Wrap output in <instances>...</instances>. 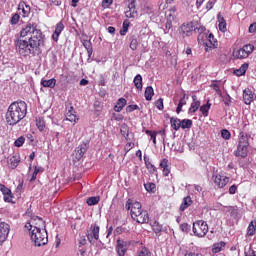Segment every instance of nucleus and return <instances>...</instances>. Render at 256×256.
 I'll use <instances>...</instances> for the list:
<instances>
[{"label":"nucleus","mask_w":256,"mask_h":256,"mask_svg":"<svg viewBox=\"0 0 256 256\" xmlns=\"http://www.w3.org/2000/svg\"><path fill=\"white\" fill-rule=\"evenodd\" d=\"M7 163L10 169H17V167H19V163H21V156L19 154L10 155Z\"/></svg>","instance_id":"nucleus-16"},{"label":"nucleus","mask_w":256,"mask_h":256,"mask_svg":"<svg viewBox=\"0 0 256 256\" xmlns=\"http://www.w3.org/2000/svg\"><path fill=\"white\" fill-rule=\"evenodd\" d=\"M133 83L138 91H143V77L138 74L134 77Z\"/></svg>","instance_id":"nucleus-27"},{"label":"nucleus","mask_w":256,"mask_h":256,"mask_svg":"<svg viewBox=\"0 0 256 256\" xmlns=\"http://www.w3.org/2000/svg\"><path fill=\"white\" fill-rule=\"evenodd\" d=\"M66 119L71 123H77V116L73 114V107H71L70 110L66 113Z\"/></svg>","instance_id":"nucleus-39"},{"label":"nucleus","mask_w":256,"mask_h":256,"mask_svg":"<svg viewBox=\"0 0 256 256\" xmlns=\"http://www.w3.org/2000/svg\"><path fill=\"white\" fill-rule=\"evenodd\" d=\"M192 204H193V200L191 199V196L185 197L180 206V211H185V209H187L188 207H191Z\"/></svg>","instance_id":"nucleus-30"},{"label":"nucleus","mask_w":256,"mask_h":256,"mask_svg":"<svg viewBox=\"0 0 256 256\" xmlns=\"http://www.w3.org/2000/svg\"><path fill=\"white\" fill-rule=\"evenodd\" d=\"M216 3H217V0H209L206 4L207 11H211V9H213Z\"/></svg>","instance_id":"nucleus-54"},{"label":"nucleus","mask_w":256,"mask_h":256,"mask_svg":"<svg viewBox=\"0 0 256 256\" xmlns=\"http://www.w3.org/2000/svg\"><path fill=\"white\" fill-rule=\"evenodd\" d=\"M144 163L146 165V169L149 171V173H157V167L151 163V160L147 155H144Z\"/></svg>","instance_id":"nucleus-24"},{"label":"nucleus","mask_w":256,"mask_h":256,"mask_svg":"<svg viewBox=\"0 0 256 256\" xmlns=\"http://www.w3.org/2000/svg\"><path fill=\"white\" fill-rule=\"evenodd\" d=\"M113 5V0H102L103 9H109Z\"/></svg>","instance_id":"nucleus-53"},{"label":"nucleus","mask_w":256,"mask_h":256,"mask_svg":"<svg viewBox=\"0 0 256 256\" xmlns=\"http://www.w3.org/2000/svg\"><path fill=\"white\" fill-rule=\"evenodd\" d=\"M20 19H21V16L19 15V13H14L10 19L11 25H17Z\"/></svg>","instance_id":"nucleus-46"},{"label":"nucleus","mask_w":256,"mask_h":256,"mask_svg":"<svg viewBox=\"0 0 256 256\" xmlns=\"http://www.w3.org/2000/svg\"><path fill=\"white\" fill-rule=\"evenodd\" d=\"M137 47H139V41H137V38H132L130 42V49L132 51H137Z\"/></svg>","instance_id":"nucleus-47"},{"label":"nucleus","mask_w":256,"mask_h":256,"mask_svg":"<svg viewBox=\"0 0 256 256\" xmlns=\"http://www.w3.org/2000/svg\"><path fill=\"white\" fill-rule=\"evenodd\" d=\"M42 87H49L50 89H53L55 85H57V80L55 78L49 79V80H41Z\"/></svg>","instance_id":"nucleus-32"},{"label":"nucleus","mask_w":256,"mask_h":256,"mask_svg":"<svg viewBox=\"0 0 256 256\" xmlns=\"http://www.w3.org/2000/svg\"><path fill=\"white\" fill-rule=\"evenodd\" d=\"M125 105H127V100L125 98H119L116 105L114 106V111H116V113H121Z\"/></svg>","instance_id":"nucleus-26"},{"label":"nucleus","mask_w":256,"mask_h":256,"mask_svg":"<svg viewBox=\"0 0 256 256\" xmlns=\"http://www.w3.org/2000/svg\"><path fill=\"white\" fill-rule=\"evenodd\" d=\"M26 139H27L29 145H37V142L35 141V137L33 136V134L28 133L26 135Z\"/></svg>","instance_id":"nucleus-51"},{"label":"nucleus","mask_w":256,"mask_h":256,"mask_svg":"<svg viewBox=\"0 0 256 256\" xmlns=\"http://www.w3.org/2000/svg\"><path fill=\"white\" fill-rule=\"evenodd\" d=\"M212 87L216 92V95H219V97L223 95V93L221 92V88L219 87V84H213Z\"/></svg>","instance_id":"nucleus-57"},{"label":"nucleus","mask_w":256,"mask_h":256,"mask_svg":"<svg viewBox=\"0 0 256 256\" xmlns=\"http://www.w3.org/2000/svg\"><path fill=\"white\" fill-rule=\"evenodd\" d=\"M221 137H222V139H225L227 141V140L231 139V132H229V130H227V129H223L221 131Z\"/></svg>","instance_id":"nucleus-49"},{"label":"nucleus","mask_w":256,"mask_h":256,"mask_svg":"<svg viewBox=\"0 0 256 256\" xmlns=\"http://www.w3.org/2000/svg\"><path fill=\"white\" fill-rule=\"evenodd\" d=\"M160 167L163 172L164 177H169V173H171V168L169 167V160L164 158L160 162Z\"/></svg>","instance_id":"nucleus-23"},{"label":"nucleus","mask_w":256,"mask_h":256,"mask_svg":"<svg viewBox=\"0 0 256 256\" xmlns=\"http://www.w3.org/2000/svg\"><path fill=\"white\" fill-rule=\"evenodd\" d=\"M125 208L129 211L130 215L136 223H149V212L147 210H143V206L140 204V202H133L131 199H129L125 205Z\"/></svg>","instance_id":"nucleus-3"},{"label":"nucleus","mask_w":256,"mask_h":256,"mask_svg":"<svg viewBox=\"0 0 256 256\" xmlns=\"http://www.w3.org/2000/svg\"><path fill=\"white\" fill-rule=\"evenodd\" d=\"M133 147H135V144L128 142L125 146V151L129 152V151H131V149H133Z\"/></svg>","instance_id":"nucleus-61"},{"label":"nucleus","mask_w":256,"mask_h":256,"mask_svg":"<svg viewBox=\"0 0 256 256\" xmlns=\"http://www.w3.org/2000/svg\"><path fill=\"white\" fill-rule=\"evenodd\" d=\"M191 127H193V120L183 119L181 121V129H191Z\"/></svg>","instance_id":"nucleus-40"},{"label":"nucleus","mask_w":256,"mask_h":256,"mask_svg":"<svg viewBox=\"0 0 256 256\" xmlns=\"http://www.w3.org/2000/svg\"><path fill=\"white\" fill-rule=\"evenodd\" d=\"M27 117V103L17 101L10 104L6 112V122L12 127Z\"/></svg>","instance_id":"nucleus-2"},{"label":"nucleus","mask_w":256,"mask_h":256,"mask_svg":"<svg viewBox=\"0 0 256 256\" xmlns=\"http://www.w3.org/2000/svg\"><path fill=\"white\" fill-rule=\"evenodd\" d=\"M87 149H89V142H83L75 149L77 161H80L85 153H87Z\"/></svg>","instance_id":"nucleus-13"},{"label":"nucleus","mask_w":256,"mask_h":256,"mask_svg":"<svg viewBox=\"0 0 256 256\" xmlns=\"http://www.w3.org/2000/svg\"><path fill=\"white\" fill-rule=\"evenodd\" d=\"M79 244H80V247L83 245H87V238H85V236H81L79 239Z\"/></svg>","instance_id":"nucleus-62"},{"label":"nucleus","mask_w":256,"mask_h":256,"mask_svg":"<svg viewBox=\"0 0 256 256\" xmlns=\"http://www.w3.org/2000/svg\"><path fill=\"white\" fill-rule=\"evenodd\" d=\"M43 171H45V169L43 167L35 166L32 177L30 178V182L33 183V181H35L37 179V175H39V173H43Z\"/></svg>","instance_id":"nucleus-38"},{"label":"nucleus","mask_w":256,"mask_h":256,"mask_svg":"<svg viewBox=\"0 0 256 256\" xmlns=\"http://www.w3.org/2000/svg\"><path fill=\"white\" fill-rule=\"evenodd\" d=\"M170 123L174 131H179L181 129V119L171 118Z\"/></svg>","instance_id":"nucleus-37"},{"label":"nucleus","mask_w":256,"mask_h":256,"mask_svg":"<svg viewBox=\"0 0 256 256\" xmlns=\"http://www.w3.org/2000/svg\"><path fill=\"white\" fill-rule=\"evenodd\" d=\"M112 120L113 121H123V116L121 114H113Z\"/></svg>","instance_id":"nucleus-59"},{"label":"nucleus","mask_w":256,"mask_h":256,"mask_svg":"<svg viewBox=\"0 0 256 256\" xmlns=\"http://www.w3.org/2000/svg\"><path fill=\"white\" fill-rule=\"evenodd\" d=\"M212 179L216 187H218L219 189H223V187H226L230 181V178L225 176L223 173L213 174Z\"/></svg>","instance_id":"nucleus-10"},{"label":"nucleus","mask_w":256,"mask_h":256,"mask_svg":"<svg viewBox=\"0 0 256 256\" xmlns=\"http://www.w3.org/2000/svg\"><path fill=\"white\" fill-rule=\"evenodd\" d=\"M127 31H129V25L123 23V30L120 31V35H127Z\"/></svg>","instance_id":"nucleus-58"},{"label":"nucleus","mask_w":256,"mask_h":256,"mask_svg":"<svg viewBox=\"0 0 256 256\" xmlns=\"http://www.w3.org/2000/svg\"><path fill=\"white\" fill-rule=\"evenodd\" d=\"M82 45L86 49L88 57L91 58V55H93V44L91 40H83Z\"/></svg>","instance_id":"nucleus-28"},{"label":"nucleus","mask_w":256,"mask_h":256,"mask_svg":"<svg viewBox=\"0 0 256 256\" xmlns=\"http://www.w3.org/2000/svg\"><path fill=\"white\" fill-rule=\"evenodd\" d=\"M36 127L40 132L45 131L47 124L45 122V118L42 116L36 117Z\"/></svg>","instance_id":"nucleus-25"},{"label":"nucleus","mask_w":256,"mask_h":256,"mask_svg":"<svg viewBox=\"0 0 256 256\" xmlns=\"http://www.w3.org/2000/svg\"><path fill=\"white\" fill-rule=\"evenodd\" d=\"M211 109V103L208 101L206 104L200 106V112L203 117H209V110Z\"/></svg>","instance_id":"nucleus-35"},{"label":"nucleus","mask_w":256,"mask_h":256,"mask_svg":"<svg viewBox=\"0 0 256 256\" xmlns=\"http://www.w3.org/2000/svg\"><path fill=\"white\" fill-rule=\"evenodd\" d=\"M243 101L245 105H251L255 101V93L249 88L244 89Z\"/></svg>","instance_id":"nucleus-14"},{"label":"nucleus","mask_w":256,"mask_h":256,"mask_svg":"<svg viewBox=\"0 0 256 256\" xmlns=\"http://www.w3.org/2000/svg\"><path fill=\"white\" fill-rule=\"evenodd\" d=\"M137 110H139V105L137 104H131L126 107L127 113H133V111H137Z\"/></svg>","instance_id":"nucleus-50"},{"label":"nucleus","mask_w":256,"mask_h":256,"mask_svg":"<svg viewBox=\"0 0 256 256\" xmlns=\"http://www.w3.org/2000/svg\"><path fill=\"white\" fill-rule=\"evenodd\" d=\"M219 46V42H217V39H215V36L213 34L208 35V43H206V51H209V49H217Z\"/></svg>","instance_id":"nucleus-22"},{"label":"nucleus","mask_w":256,"mask_h":256,"mask_svg":"<svg viewBox=\"0 0 256 256\" xmlns=\"http://www.w3.org/2000/svg\"><path fill=\"white\" fill-rule=\"evenodd\" d=\"M64 29H65V24H63L62 21H60L56 24L55 31L52 34L53 41H56V42L59 41V35H61V33H63Z\"/></svg>","instance_id":"nucleus-20"},{"label":"nucleus","mask_w":256,"mask_h":256,"mask_svg":"<svg viewBox=\"0 0 256 256\" xmlns=\"http://www.w3.org/2000/svg\"><path fill=\"white\" fill-rule=\"evenodd\" d=\"M248 31H249V33H255V31H256V22H255V23H252V24L249 26Z\"/></svg>","instance_id":"nucleus-63"},{"label":"nucleus","mask_w":256,"mask_h":256,"mask_svg":"<svg viewBox=\"0 0 256 256\" xmlns=\"http://www.w3.org/2000/svg\"><path fill=\"white\" fill-rule=\"evenodd\" d=\"M18 11L22 17H29L31 15V6L25 3V1H21L18 4Z\"/></svg>","instance_id":"nucleus-17"},{"label":"nucleus","mask_w":256,"mask_h":256,"mask_svg":"<svg viewBox=\"0 0 256 256\" xmlns=\"http://www.w3.org/2000/svg\"><path fill=\"white\" fill-rule=\"evenodd\" d=\"M184 256H203V254L189 252V253H186Z\"/></svg>","instance_id":"nucleus-64"},{"label":"nucleus","mask_w":256,"mask_h":256,"mask_svg":"<svg viewBox=\"0 0 256 256\" xmlns=\"http://www.w3.org/2000/svg\"><path fill=\"white\" fill-rule=\"evenodd\" d=\"M173 13H175V8L171 9L168 13H166L167 21H173V19H175Z\"/></svg>","instance_id":"nucleus-56"},{"label":"nucleus","mask_w":256,"mask_h":256,"mask_svg":"<svg viewBox=\"0 0 256 256\" xmlns=\"http://www.w3.org/2000/svg\"><path fill=\"white\" fill-rule=\"evenodd\" d=\"M10 231L11 226L9 225V223L0 222V246L7 241Z\"/></svg>","instance_id":"nucleus-12"},{"label":"nucleus","mask_w":256,"mask_h":256,"mask_svg":"<svg viewBox=\"0 0 256 256\" xmlns=\"http://www.w3.org/2000/svg\"><path fill=\"white\" fill-rule=\"evenodd\" d=\"M24 144H25V137H23V136H20L14 142L15 147H23Z\"/></svg>","instance_id":"nucleus-48"},{"label":"nucleus","mask_w":256,"mask_h":256,"mask_svg":"<svg viewBox=\"0 0 256 256\" xmlns=\"http://www.w3.org/2000/svg\"><path fill=\"white\" fill-rule=\"evenodd\" d=\"M0 191L4 195L5 203H11L13 201V193L7 186L0 184Z\"/></svg>","instance_id":"nucleus-18"},{"label":"nucleus","mask_w":256,"mask_h":256,"mask_svg":"<svg viewBox=\"0 0 256 256\" xmlns=\"http://www.w3.org/2000/svg\"><path fill=\"white\" fill-rule=\"evenodd\" d=\"M180 229L183 231V233H189V231H191V225L183 223L180 225Z\"/></svg>","instance_id":"nucleus-52"},{"label":"nucleus","mask_w":256,"mask_h":256,"mask_svg":"<svg viewBox=\"0 0 256 256\" xmlns=\"http://www.w3.org/2000/svg\"><path fill=\"white\" fill-rule=\"evenodd\" d=\"M43 45H45V35L35 23H28L20 31V38L15 41L16 51L22 57L35 55V52L39 51V47Z\"/></svg>","instance_id":"nucleus-1"},{"label":"nucleus","mask_w":256,"mask_h":256,"mask_svg":"<svg viewBox=\"0 0 256 256\" xmlns=\"http://www.w3.org/2000/svg\"><path fill=\"white\" fill-rule=\"evenodd\" d=\"M144 188L148 193H155V189H157V186L153 182H148L144 184Z\"/></svg>","instance_id":"nucleus-42"},{"label":"nucleus","mask_w":256,"mask_h":256,"mask_svg":"<svg viewBox=\"0 0 256 256\" xmlns=\"http://www.w3.org/2000/svg\"><path fill=\"white\" fill-rule=\"evenodd\" d=\"M130 245H135L133 240L118 239L116 241V252L118 256H125V253L129 250Z\"/></svg>","instance_id":"nucleus-8"},{"label":"nucleus","mask_w":256,"mask_h":256,"mask_svg":"<svg viewBox=\"0 0 256 256\" xmlns=\"http://www.w3.org/2000/svg\"><path fill=\"white\" fill-rule=\"evenodd\" d=\"M24 227L29 232L35 231V227L36 229H43V227H45V221L39 218V216H34L25 224Z\"/></svg>","instance_id":"nucleus-9"},{"label":"nucleus","mask_w":256,"mask_h":256,"mask_svg":"<svg viewBox=\"0 0 256 256\" xmlns=\"http://www.w3.org/2000/svg\"><path fill=\"white\" fill-rule=\"evenodd\" d=\"M31 241L34 242L35 247H43L49 243V235L46 229H39L35 227V230L29 232Z\"/></svg>","instance_id":"nucleus-4"},{"label":"nucleus","mask_w":256,"mask_h":256,"mask_svg":"<svg viewBox=\"0 0 256 256\" xmlns=\"http://www.w3.org/2000/svg\"><path fill=\"white\" fill-rule=\"evenodd\" d=\"M125 16L128 19H135L137 17V8L135 4H128L127 10L125 11Z\"/></svg>","instance_id":"nucleus-21"},{"label":"nucleus","mask_w":256,"mask_h":256,"mask_svg":"<svg viewBox=\"0 0 256 256\" xmlns=\"http://www.w3.org/2000/svg\"><path fill=\"white\" fill-rule=\"evenodd\" d=\"M201 107V101L197 99V95L192 96V103L190 105V108L188 109L189 115H193L194 113H197Z\"/></svg>","instance_id":"nucleus-19"},{"label":"nucleus","mask_w":256,"mask_h":256,"mask_svg":"<svg viewBox=\"0 0 256 256\" xmlns=\"http://www.w3.org/2000/svg\"><path fill=\"white\" fill-rule=\"evenodd\" d=\"M152 229L154 233H161L163 231V225H161L158 221H154L152 224Z\"/></svg>","instance_id":"nucleus-44"},{"label":"nucleus","mask_w":256,"mask_h":256,"mask_svg":"<svg viewBox=\"0 0 256 256\" xmlns=\"http://www.w3.org/2000/svg\"><path fill=\"white\" fill-rule=\"evenodd\" d=\"M153 95H155V90H153L152 86H147L144 92L146 101H151V99H153Z\"/></svg>","instance_id":"nucleus-33"},{"label":"nucleus","mask_w":256,"mask_h":256,"mask_svg":"<svg viewBox=\"0 0 256 256\" xmlns=\"http://www.w3.org/2000/svg\"><path fill=\"white\" fill-rule=\"evenodd\" d=\"M91 229H92L91 233L87 234V239H88L89 243H91V245H93V243H95V242H93V239H95V241H99L100 228H99V225L94 224L93 226H91Z\"/></svg>","instance_id":"nucleus-15"},{"label":"nucleus","mask_w":256,"mask_h":256,"mask_svg":"<svg viewBox=\"0 0 256 256\" xmlns=\"http://www.w3.org/2000/svg\"><path fill=\"white\" fill-rule=\"evenodd\" d=\"M185 97H187L186 94L183 95V97L180 98L178 106L176 108V113L179 115V113H181V111H183V107L184 105H187V100L185 99Z\"/></svg>","instance_id":"nucleus-36"},{"label":"nucleus","mask_w":256,"mask_h":256,"mask_svg":"<svg viewBox=\"0 0 256 256\" xmlns=\"http://www.w3.org/2000/svg\"><path fill=\"white\" fill-rule=\"evenodd\" d=\"M137 256H151V252L147 247H142L140 251H138Z\"/></svg>","instance_id":"nucleus-45"},{"label":"nucleus","mask_w":256,"mask_h":256,"mask_svg":"<svg viewBox=\"0 0 256 256\" xmlns=\"http://www.w3.org/2000/svg\"><path fill=\"white\" fill-rule=\"evenodd\" d=\"M101 199L99 198V196H93V197H89L86 201L87 205H89L90 207L93 205H97L99 203Z\"/></svg>","instance_id":"nucleus-43"},{"label":"nucleus","mask_w":256,"mask_h":256,"mask_svg":"<svg viewBox=\"0 0 256 256\" xmlns=\"http://www.w3.org/2000/svg\"><path fill=\"white\" fill-rule=\"evenodd\" d=\"M218 21H219V24H218L219 30L222 33H225V31H227V22L225 21V18L221 16V14H218Z\"/></svg>","instance_id":"nucleus-34"},{"label":"nucleus","mask_w":256,"mask_h":256,"mask_svg":"<svg viewBox=\"0 0 256 256\" xmlns=\"http://www.w3.org/2000/svg\"><path fill=\"white\" fill-rule=\"evenodd\" d=\"M229 193H230V195H235L237 193V185L234 184V185L230 186Z\"/></svg>","instance_id":"nucleus-60"},{"label":"nucleus","mask_w":256,"mask_h":256,"mask_svg":"<svg viewBox=\"0 0 256 256\" xmlns=\"http://www.w3.org/2000/svg\"><path fill=\"white\" fill-rule=\"evenodd\" d=\"M193 32H197V27L193 22L183 24L179 30V33L180 35H182V37H191V35H193Z\"/></svg>","instance_id":"nucleus-11"},{"label":"nucleus","mask_w":256,"mask_h":256,"mask_svg":"<svg viewBox=\"0 0 256 256\" xmlns=\"http://www.w3.org/2000/svg\"><path fill=\"white\" fill-rule=\"evenodd\" d=\"M247 147H249V141H247V136L242 132L240 133L237 150L234 151L235 157H247Z\"/></svg>","instance_id":"nucleus-5"},{"label":"nucleus","mask_w":256,"mask_h":256,"mask_svg":"<svg viewBox=\"0 0 256 256\" xmlns=\"http://www.w3.org/2000/svg\"><path fill=\"white\" fill-rule=\"evenodd\" d=\"M227 244L224 241L213 244L212 253H221Z\"/></svg>","instance_id":"nucleus-31"},{"label":"nucleus","mask_w":256,"mask_h":256,"mask_svg":"<svg viewBox=\"0 0 256 256\" xmlns=\"http://www.w3.org/2000/svg\"><path fill=\"white\" fill-rule=\"evenodd\" d=\"M192 231L196 237H205L209 233V225L204 220H197L193 223Z\"/></svg>","instance_id":"nucleus-6"},{"label":"nucleus","mask_w":256,"mask_h":256,"mask_svg":"<svg viewBox=\"0 0 256 256\" xmlns=\"http://www.w3.org/2000/svg\"><path fill=\"white\" fill-rule=\"evenodd\" d=\"M249 69V64L244 63L240 66L239 69H236L234 71V74H236L237 77H241L243 75H245V73H247V70Z\"/></svg>","instance_id":"nucleus-29"},{"label":"nucleus","mask_w":256,"mask_h":256,"mask_svg":"<svg viewBox=\"0 0 256 256\" xmlns=\"http://www.w3.org/2000/svg\"><path fill=\"white\" fill-rule=\"evenodd\" d=\"M157 109H159V111H163L164 106H163V98H159L156 103H155Z\"/></svg>","instance_id":"nucleus-55"},{"label":"nucleus","mask_w":256,"mask_h":256,"mask_svg":"<svg viewBox=\"0 0 256 256\" xmlns=\"http://www.w3.org/2000/svg\"><path fill=\"white\" fill-rule=\"evenodd\" d=\"M255 231H256V222L251 221L247 228V235L252 237V235H255Z\"/></svg>","instance_id":"nucleus-41"},{"label":"nucleus","mask_w":256,"mask_h":256,"mask_svg":"<svg viewBox=\"0 0 256 256\" xmlns=\"http://www.w3.org/2000/svg\"><path fill=\"white\" fill-rule=\"evenodd\" d=\"M253 51H255V46L253 44H246L242 48L234 50L233 57L235 59H247Z\"/></svg>","instance_id":"nucleus-7"}]
</instances>
